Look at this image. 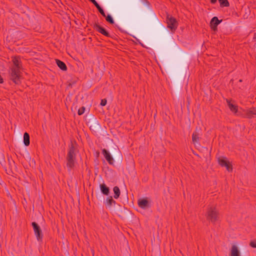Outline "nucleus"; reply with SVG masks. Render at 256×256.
<instances>
[{
	"label": "nucleus",
	"mask_w": 256,
	"mask_h": 256,
	"mask_svg": "<svg viewBox=\"0 0 256 256\" xmlns=\"http://www.w3.org/2000/svg\"><path fill=\"white\" fill-rule=\"evenodd\" d=\"M24 143L26 146L30 145V136L27 132H25L24 134Z\"/></svg>",
	"instance_id": "nucleus-17"
},
{
	"label": "nucleus",
	"mask_w": 256,
	"mask_h": 256,
	"mask_svg": "<svg viewBox=\"0 0 256 256\" xmlns=\"http://www.w3.org/2000/svg\"><path fill=\"white\" fill-rule=\"evenodd\" d=\"M96 8L98 10L99 12L101 14L104 16L106 17V14L103 10V9L100 6H98Z\"/></svg>",
	"instance_id": "nucleus-22"
},
{
	"label": "nucleus",
	"mask_w": 256,
	"mask_h": 256,
	"mask_svg": "<svg viewBox=\"0 0 256 256\" xmlns=\"http://www.w3.org/2000/svg\"><path fill=\"white\" fill-rule=\"evenodd\" d=\"M254 38H256V37H254Z\"/></svg>",
	"instance_id": "nucleus-31"
},
{
	"label": "nucleus",
	"mask_w": 256,
	"mask_h": 256,
	"mask_svg": "<svg viewBox=\"0 0 256 256\" xmlns=\"http://www.w3.org/2000/svg\"><path fill=\"white\" fill-rule=\"evenodd\" d=\"M202 134V130L200 128L196 127L192 134V140L194 144H199L200 136Z\"/></svg>",
	"instance_id": "nucleus-5"
},
{
	"label": "nucleus",
	"mask_w": 256,
	"mask_h": 256,
	"mask_svg": "<svg viewBox=\"0 0 256 256\" xmlns=\"http://www.w3.org/2000/svg\"><path fill=\"white\" fill-rule=\"evenodd\" d=\"M139 207L142 209H146L150 206L149 202L147 198H140L138 202Z\"/></svg>",
	"instance_id": "nucleus-9"
},
{
	"label": "nucleus",
	"mask_w": 256,
	"mask_h": 256,
	"mask_svg": "<svg viewBox=\"0 0 256 256\" xmlns=\"http://www.w3.org/2000/svg\"><path fill=\"white\" fill-rule=\"evenodd\" d=\"M218 162L222 166H225L228 171L232 170V167L230 165L229 162L225 157H220L218 158Z\"/></svg>",
	"instance_id": "nucleus-6"
},
{
	"label": "nucleus",
	"mask_w": 256,
	"mask_h": 256,
	"mask_svg": "<svg viewBox=\"0 0 256 256\" xmlns=\"http://www.w3.org/2000/svg\"><path fill=\"white\" fill-rule=\"evenodd\" d=\"M116 201L114 200L112 198V196H108L106 200V204L108 206H111L112 204H115Z\"/></svg>",
	"instance_id": "nucleus-19"
},
{
	"label": "nucleus",
	"mask_w": 256,
	"mask_h": 256,
	"mask_svg": "<svg viewBox=\"0 0 256 256\" xmlns=\"http://www.w3.org/2000/svg\"><path fill=\"white\" fill-rule=\"evenodd\" d=\"M94 28L96 30L104 34V36L108 37L110 36V34L104 28H102L99 24H95L94 25Z\"/></svg>",
	"instance_id": "nucleus-10"
},
{
	"label": "nucleus",
	"mask_w": 256,
	"mask_h": 256,
	"mask_svg": "<svg viewBox=\"0 0 256 256\" xmlns=\"http://www.w3.org/2000/svg\"><path fill=\"white\" fill-rule=\"evenodd\" d=\"M113 191L114 192V198L117 199L119 198L120 194V190L119 188L117 186H115L113 188Z\"/></svg>",
	"instance_id": "nucleus-18"
},
{
	"label": "nucleus",
	"mask_w": 256,
	"mask_h": 256,
	"mask_svg": "<svg viewBox=\"0 0 256 256\" xmlns=\"http://www.w3.org/2000/svg\"><path fill=\"white\" fill-rule=\"evenodd\" d=\"M254 115H256V113L251 110H247L246 113V116L248 118H252Z\"/></svg>",
	"instance_id": "nucleus-20"
},
{
	"label": "nucleus",
	"mask_w": 256,
	"mask_h": 256,
	"mask_svg": "<svg viewBox=\"0 0 256 256\" xmlns=\"http://www.w3.org/2000/svg\"><path fill=\"white\" fill-rule=\"evenodd\" d=\"M91 2L96 8L98 6H99L98 4L95 0H89Z\"/></svg>",
	"instance_id": "nucleus-26"
},
{
	"label": "nucleus",
	"mask_w": 256,
	"mask_h": 256,
	"mask_svg": "<svg viewBox=\"0 0 256 256\" xmlns=\"http://www.w3.org/2000/svg\"><path fill=\"white\" fill-rule=\"evenodd\" d=\"M102 154L104 155V158L106 160V161L108 162V163L110 164H114V160L112 156H111L110 152L106 150L105 148H104L102 150Z\"/></svg>",
	"instance_id": "nucleus-8"
},
{
	"label": "nucleus",
	"mask_w": 256,
	"mask_h": 256,
	"mask_svg": "<svg viewBox=\"0 0 256 256\" xmlns=\"http://www.w3.org/2000/svg\"><path fill=\"white\" fill-rule=\"evenodd\" d=\"M221 7H228L229 6L230 4L228 0H218ZM216 2V0H210V2L214 4Z\"/></svg>",
	"instance_id": "nucleus-13"
},
{
	"label": "nucleus",
	"mask_w": 256,
	"mask_h": 256,
	"mask_svg": "<svg viewBox=\"0 0 256 256\" xmlns=\"http://www.w3.org/2000/svg\"><path fill=\"white\" fill-rule=\"evenodd\" d=\"M78 150L76 142L71 141L68 146V154L66 158V166L69 170L74 166L76 160V154Z\"/></svg>",
	"instance_id": "nucleus-2"
},
{
	"label": "nucleus",
	"mask_w": 256,
	"mask_h": 256,
	"mask_svg": "<svg viewBox=\"0 0 256 256\" xmlns=\"http://www.w3.org/2000/svg\"><path fill=\"white\" fill-rule=\"evenodd\" d=\"M56 64L60 70L63 71H66L67 70V67L66 64L62 61L59 60H56Z\"/></svg>",
	"instance_id": "nucleus-15"
},
{
	"label": "nucleus",
	"mask_w": 256,
	"mask_h": 256,
	"mask_svg": "<svg viewBox=\"0 0 256 256\" xmlns=\"http://www.w3.org/2000/svg\"><path fill=\"white\" fill-rule=\"evenodd\" d=\"M92 126H90V127L91 130L92 129Z\"/></svg>",
	"instance_id": "nucleus-29"
},
{
	"label": "nucleus",
	"mask_w": 256,
	"mask_h": 256,
	"mask_svg": "<svg viewBox=\"0 0 256 256\" xmlns=\"http://www.w3.org/2000/svg\"><path fill=\"white\" fill-rule=\"evenodd\" d=\"M98 126L99 125L98 122H96L94 124V128H97L98 127Z\"/></svg>",
	"instance_id": "nucleus-27"
},
{
	"label": "nucleus",
	"mask_w": 256,
	"mask_h": 256,
	"mask_svg": "<svg viewBox=\"0 0 256 256\" xmlns=\"http://www.w3.org/2000/svg\"><path fill=\"white\" fill-rule=\"evenodd\" d=\"M240 82H242V80H240Z\"/></svg>",
	"instance_id": "nucleus-30"
},
{
	"label": "nucleus",
	"mask_w": 256,
	"mask_h": 256,
	"mask_svg": "<svg viewBox=\"0 0 256 256\" xmlns=\"http://www.w3.org/2000/svg\"><path fill=\"white\" fill-rule=\"evenodd\" d=\"M106 102H107V101L106 99L102 100L101 102H100V105L102 106H104L106 105Z\"/></svg>",
	"instance_id": "nucleus-25"
},
{
	"label": "nucleus",
	"mask_w": 256,
	"mask_h": 256,
	"mask_svg": "<svg viewBox=\"0 0 256 256\" xmlns=\"http://www.w3.org/2000/svg\"><path fill=\"white\" fill-rule=\"evenodd\" d=\"M84 110H85V108L84 106H82L78 110V114L80 116L84 112Z\"/></svg>",
	"instance_id": "nucleus-23"
},
{
	"label": "nucleus",
	"mask_w": 256,
	"mask_h": 256,
	"mask_svg": "<svg viewBox=\"0 0 256 256\" xmlns=\"http://www.w3.org/2000/svg\"><path fill=\"white\" fill-rule=\"evenodd\" d=\"M13 66L10 68V78L16 84H19L20 82L21 76L20 70L22 68V64L19 56L12 58Z\"/></svg>",
	"instance_id": "nucleus-1"
},
{
	"label": "nucleus",
	"mask_w": 256,
	"mask_h": 256,
	"mask_svg": "<svg viewBox=\"0 0 256 256\" xmlns=\"http://www.w3.org/2000/svg\"><path fill=\"white\" fill-rule=\"evenodd\" d=\"M166 20L168 24V28L172 32L175 31L177 28L178 24L176 19L172 16L168 15Z\"/></svg>",
	"instance_id": "nucleus-4"
},
{
	"label": "nucleus",
	"mask_w": 256,
	"mask_h": 256,
	"mask_svg": "<svg viewBox=\"0 0 256 256\" xmlns=\"http://www.w3.org/2000/svg\"><path fill=\"white\" fill-rule=\"evenodd\" d=\"M4 80L2 78L1 76L0 75V84L3 83Z\"/></svg>",
	"instance_id": "nucleus-28"
},
{
	"label": "nucleus",
	"mask_w": 256,
	"mask_h": 256,
	"mask_svg": "<svg viewBox=\"0 0 256 256\" xmlns=\"http://www.w3.org/2000/svg\"><path fill=\"white\" fill-rule=\"evenodd\" d=\"M222 20H219L218 18L216 16L212 18L210 22L211 28L215 30L217 28L218 24L221 22Z\"/></svg>",
	"instance_id": "nucleus-11"
},
{
	"label": "nucleus",
	"mask_w": 256,
	"mask_h": 256,
	"mask_svg": "<svg viewBox=\"0 0 256 256\" xmlns=\"http://www.w3.org/2000/svg\"><path fill=\"white\" fill-rule=\"evenodd\" d=\"M230 256H240V252L238 250L237 246L235 245L232 246V247Z\"/></svg>",
	"instance_id": "nucleus-16"
},
{
	"label": "nucleus",
	"mask_w": 256,
	"mask_h": 256,
	"mask_svg": "<svg viewBox=\"0 0 256 256\" xmlns=\"http://www.w3.org/2000/svg\"><path fill=\"white\" fill-rule=\"evenodd\" d=\"M32 226L37 240H41L42 238V235L40 226L36 222H32Z\"/></svg>",
	"instance_id": "nucleus-7"
},
{
	"label": "nucleus",
	"mask_w": 256,
	"mask_h": 256,
	"mask_svg": "<svg viewBox=\"0 0 256 256\" xmlns=\"http://www.w3.org/2000/svg\"><path fill=\"white\" fill-rule=\"evenodd\" d=\"M250 245L252 248H256V240L251 242L250 244Z\"/></svg>",
	"instance_id": "nucleus-24"
},
{
	"label": "nucleus",
	"mask_w": 256,
	"mask_h": 256,
	"mask_svg": "<svg viewBox=\"0 0 256 256\" xmlns=\"http://www.w3.org/2000/svg\"><path fill=\"white\" fill-rule=\"evenodd\" d=\"M206 220L214 224L219 219V212L215 206H208L206 214Z\"/></svg>",
	"instance_id": "nucleus-3"
},
{
	"label": "nucleus",
	"mask_w": 256,
	"mask_h": 256,
	"mask_svg": "<svg viewBox=\"0 0 256 256\" xmlns=\"http://www.w3.org/2000/svg\"><path fill=\"white\" fill-rule=\"evenodd\" d=\"M105 18L107 22H108L111 24H114V20L110 14H108L106 16Z\"/></svg>",
	"instance_id": "nucleus-21"
},
{
	"label": "nucleus",
	"mask_w": 256,
	"mask_h": 256,
	"mask_svg": "<svg viewBox=\"0 0 256 256\" xmlns=\"http://www.w3.org/2000/svg\"><path fill=\"white\" fill-rule=\"evenodd\" d=\"M226 102L230 110L234 113L238 111V107L231 102V100L226 99Z\"/></svg>",
	"instance_id": "nucleus-14"
},
{
	"label": "nucleus",
	"mask_w": 256,
	"mask_h": 256,
	"mask_svg": "<svg viewBox=\"0 0 256 256\" xmlns=\"http://www.w3.org/2000/svg\"><path fill=\"white\" fill-rule=\"evenodd\" d=\"M102 192L106 196H108L110 193L109 188L108 187L104 184H100V186Z\"/></svg>",
	"instance_id": "nucleus-12"
}]
</instances>
